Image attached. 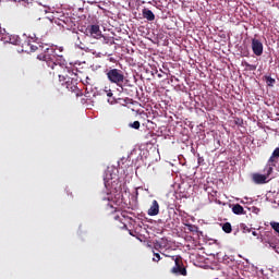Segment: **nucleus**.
I'll return each instance as SVG.
<instances>
[{"mask_svg":"<svg viewBox=\"0 0 279 279\" xmlns=\"http://www.w3.org/2000/svg\"><path fill=\"white\" fill-rule=\"evenodd\" d=\"M104 182L105 187L109 191L107 197L102 198L108 202L106 209L111 214L117 213L119 206L123 204V187L121 181H119V174L114 172V169H108L105 172Z\"/></svg>","mask_w":279,"mask_h":279,"instance_id":"nucleus-1","label":"nucleus"},{"mask_svg":"<svg viewBox=\"0 0 279 279\" xmlns=\"http://www.w3.org/2000/svg\"><path fill=\"white\" fill-rule=\"evenodd\" d=\"M37 60H43V62H46L47 66L52 69V71H56L53 72V75H56V73L58 74L59 82H61L62 86L65 84L68 90L74 92L77 89V86L75 85L77 82L74 81L73 83V77H70L69 74H66L69 73V70L56 62V60H58L56 48L46 45L45 53L38 54Z\"/></svg>","mask_w":279,"mask_h":279,"instance_id":"nucleus-2","label":"nucleus"},{"mask_svg":"<svg viewBox=\"0 0 279 279\" xmlns=\"http://www.w3.org/2000/svg\"><path fill=\"white\" fill-rule=\"evenodd\" d=\"M107 78L109 80V82H111V84H117V86H120L122 89V93H125L126 95L132 96L133 93H138V89L136 88V86L134 85H130L128 84V82H125V74H123V72L119 69H110L107 71L106 73ZM123 82H125L123 84Z\"/></svg>","mask_w":279,"mask_h":279,"instance_id":"nucleus-3","label":"nucleus"},{"mask_svg":"<svg viewBox=\"0 0 279 279\" xmlns=\"http://www.w3.org/2000/svg\"><path fill=\"white\" fill-rule=\"evenodd\" d=\"M278 160H279V147H277L272 151L270 158L268 159V163L264 169L266 174H260V173L253 174V182H255V184H267V179L271 173H274V167L278 165Z\"/></svg>","mask_w":279,"mask_h":279,"instance_id":"nucleus-4","label":"nucleus"},{"mask_svg":"<svg viewBox=\"0 0 279 279\" xmlns=\"http://www.w3.org/2000/svg\"><path fill=\"white\" fill-rule=\"evenodd\" d=\"M166 258H171L174 262V266L171 268L170 274L174 276H187L186 267H184V262L182 260V256L173 255L169 256L165 253H161Z\"/></svg>","mask_w":279,"mask_h":279,"instance_id":"nucleus-5","label":"nucleus"},{"mask_svg":"<svg viewBox=\"0 0 279 279\" xmlns=\"http://www.w3.org/2000/svg\"><path fill=\"white\" fill-rule=\"evenodd\" d=\"M23 49H25V51H29L31 53H34L35 51H38V49L40 51H44L43 53H45V48L44 46H41L40 44L34 41L33 39H28L27 41H24L22 44Z\"/></svg>","mask_w":279,"mask_h":279,"instance_id":"nucleus-6","label":"nucleus"},{"mask_svg":"<svg viewBox=\"0 0 279 279\" xmlns=\"http://www.w3.org/2000/svg\"><path fill=\"white\" fill-rule=\"evenodd\" d=\"M84 34L87 36H90L92 38H96V39L101 38V29L99 28V25H97V24L88 25L85 28Z\"/></svg>","mask_w":279,"mask_h":279,"instance_id":"nucleus-7","label":"nucleus"},{"mask_svg":"<svg viewBox=\"0 0 279 279\" xmlns=\"http://www.w3.org/2000/svg\"><path fill=\"white\" fill-rule=\"evenodd\" d=\"M263 41L259 39L253 38L252 39V51L255 56L260 57L263 56Z\"/></svg>","mask_w":279,"mask_h":279,"instance_id":"nucleus-8","label":"nucleus"},{"mask_svg":"<svg viewBox=\"0 0 279 279\" xmlns=\"http://www.w3.org/2000/svg\"><path fill=\"white\" fill-rule=\"evenodd\" d=\"M160 213V205L158 204V201H153V204L150 208L148 209L149 217H156Z\"/></svg>","mask_w":279,"mask_h":279,"instance_id":"nucleus-9","label":"nucleus"},{"mask_svg":"<svg viewBox=\"0 0 279 279\" xmlns=\"http://www.w3.org/2000/svg\"><path fill=\"white\" fill-rule=\"evenodd\" d=\"M142 14L146 21H156V15L149 9H143Z\"/></svg>","mask_w":279,"mask_h":279,"instance_id":"nucleus-10","label":"nucleus"},{"mask_svg":"<svg viewBox=\"0 0 279 279\" xmlns=\"http://www.w3.org/2000/svg\"><path fill=\"white\" fill-rule=\"evenodd\" d=\"M232 213L234 215H245V209L243 208V206L236 204V205H233Z\"/></svg>","mask_w":279,"mask_h":279,"instance_id":"nucleus-11","label":"nucleus"},{"mask_svg":"<svg viewBox=\"0 0 279 279\" xmlns=\"http://www.w3.org/2000/svg\"><path fill=\"white\" fill-rule=\"evenodd\" d=\"M222 230L226 234H230L232 232V225L230 222H225L222 225Z\"/></svg>","mask_w":279,"mask_h":279,"instance_id":"nucleus-12","label":"nucleus"},{"mask_svg":"<svg viewBox=\"0 0 279 279\" xmlns=\"http://www.w3.org/2000/svg\"><path fill=\"white\" fill-rule=\"evenodd\" d=\"M242 64L247 69V71H256V65L250 64L247 61L242 62Z\"/></svg>","mask_w":279,"mask_h":279,"instance_id":"nucleus-13","label":"nucleus"},{"mask_svg":"<svg viewBox=\"0 0 279 279\" xmlns=\"http://www.w3.org/2000/svg\"><path fill=\"white\" fill-rule=\"evenodd\" d=\"M11 45H21V38L19 36L10 37Z\"/></svg>","mask_w":279,"mask_h":279,"instance_id":"nucleus-14","label":"nucleus"},{"mask_svg":"<svg viewBox=\"0 0 279 279\" xmlns=\"http://www.w3.org/2000/svg\"><path fill=\"white\" fill-rule=\"evenodd\" d=\"M129 125H130V128H133V130H141L140 121H134L133 123H130Z\"/></svg>","mask_w":279,"mask_h":279,"instance_id":"nucleus-15","label":"nucleus"},{"mask_svg":"<svg viewBox=\"0 0 279 279\" xmlns=\"http://www.w3.org/2000/svg\"><path fill=\"white\" fill-rule=\"evenodd\" d=\"M266 82L268 86H274V84H276V80L272 78L271 76H267Z\"/></svg>","mask_w":279,"mask_h":279,"instance_id":"nucleus-16","label":"nucleus"},{"mask_svg":"<svg viewBox=\"0 0 279 279\" xmlns=\"http://www.w3.org/2000/svg\"><path fill=\"white\" fill-rule=\"evenodd\" d=\"M240 228H241V230H243V232H251V229H248V228L245 226V223H241V225H240Z\"/></svg>","mask_w":279,"mask_h":279,"instance_id":"nucleus-17","label":"nucleus"},{"mask_svg":"<svg viewBox=\"0 0 279 279\" xmlns=\"http://www.w3.org/2000/svg\"><path fill=\"white\" fill-rule=\"evenodd\" d=\"M155 258H153L154 263H159L160 260V254L159 253H154Z\"/></svg>","mask_w":279,"mask_h":279,"instance_id":"nucleus-18","label":"nucleus"},{"mask_svg":"<svg viewBox=\"0 0 279 279\" xmlns=\"http://www.w3.org/2000/svg\"><path fill=\"white\" fill-rule=\"evenodd\" d=\"M108 104H117V98L111 96L110 98H108Z\"/></svg>","mask_w":279,"mask_h":279,"instance_id":"nucleus-19","label":"nucleus"},{"mask_svg":"<svg viewBox=\"0 0 279 279\" xmlns=\"http://www.w3.org/2000/svg\"><path fill=\"white\" fill-rule=\"evenodd\" d=\"M106 93H107V97H109V99H110V97H112V96H113L112 90H110V89H109V90H107Z\"/></svg>","mask_w":279,"mask_h":279,"instance_id":"nucleus-20","label":"nucleus"},{"mask_svg":"<svg viewBox=\"0 0 279 279\" xmlns=\"http://www.w3.org/2000/svg\"><path fill=\"white\" fill-rule=\"evenodd\" d=\"M253 236H258V233L256 231L252 232Z\"/></svg>","mask_w":279,"mask_h":279,"instance_id":"nucleus-21","label":"nucleus"},{"mask_svg":"<svg viewBox=\"0 0 279 279\" xmlns=\"http://www.w3.org/2000/svg\"><path fill=\"white\" fill-rule=\"evenodd\" d=\"M114 219H119V216H114Z\"/></svg>","mask_w":279,"mask_h":279,"instance_id":"nucleus-22","label":"nucleus"}]
</instances>
